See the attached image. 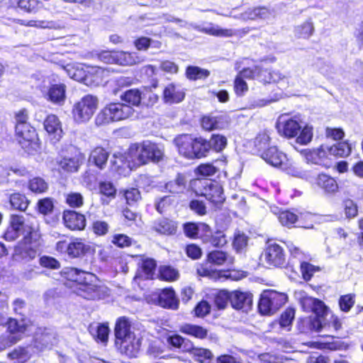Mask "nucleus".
Listing matches in <instances>:
<instances>
[{
  "instance_id": "1",
  "label": "nucleus",
  "mask_w": 363,
  "mask_h": 363,
  "mask_svg": "<svg viewBox=\"0 0 363 363\" xmlns=\"http://www.w3.org/2000/svg\"><path fill=\"white\" fill-rule=\"evenodd\" d=\"M62 275L67 280L76 283L74 292L87 300H101L109 296V289L104 285L93 283L96 276L77 268L67 267L63 269Z\"/></svg>"
},
{
  "instance_id": "2",
  "label": "nucleus",
  "mask_w": 363,
  "mask_h": 363,
  "mask_svg": "<svg viewBox=\"0 0 363 363\" xmlns=\"http://www.w3.org/2000/svg\"><path fill=\"white\" fill-rule=\"evenodd\" d=\"M301 128V120L296 116L289 118L288 116H281L277 122V128L281 135L291 138L300 133L296 138L297 143L306 145L312 140L313 128L309 125Z\"/></svg>"
},
{
  "instance_id": "3",
  "label": "nucleus",
  "mask_w": 363,
  "mask_h": 363,
  "mask_svg": "<svg viewBox=\"0 0 363 363\" xmlns=\"http://www.w3.org/2000/svg\"><path fill=\"white\" fill-rule=\"evenodd\" d=\"M174 143L179 153L189 160L204 157L210 150L207 140L202 138H193L191 135L187 134L177 137L174 139Z\"/></svg>"
},
{
  "instance_id": "4",
  "label": "nucleus",
  "mask_w": 363,
  "mask_h": 363,
  "mask_svg": "<svg viewBox=\"0 0 363 363\" xmlns=\"http://www.w3.org/2000/svg\"><path fill=\"white\" fill-rule=\"evenodd\" d=\"M37 88L47 101L60 106L65 104L67 99V86L60 81L57 75L44 77Z\"/></svg>"
},
{
  "instance_id": "5",
  "label": "nucleus",
  "mask_w": 363,
  "mask_h": 363,
  "mask_svg": "<svg viewBox=\"0 0 363 363\" xmlns=\"http://www.w3.org/2000/svg\"><path fill=\"white\" fill-rule=\"evenodd\" d=\"M130 328V323L125 318L122 317L117 320L115 327L116 345L122 352L133 356L139 350L140 340L135 338Z\"/></svg>"
},
{
  "instance_id": "6",
  "label": "nucleus",
  "mask_w": 363,
  "mask_h": 363,
  "mask_svg": "<svg viewBox=\"0 0 363 363\" xmlns=\"http://www.w3.org/2000/svg\"><path fill=\"white\" fill-rule=\"evenodd\" d=\"M163 155L160 145L148 140L131 145L128 151V156L138 165L145 164L150 161L159 162Z\"/></svg>"
},
{
  "instance_id": "7",
  "label": "nucleus",
  "mask_w": 363,
  "mask_h": 363,
  "mask_svg": "<svg viewBox=\"0 0 363 363\" xmlns=\"http://www.w3.org/2000/svg\"><path fill=\"white\" fill-rule=\"evenodd\" d=\"M133 108L123 103H110L104 107L96 115L95 123L96 125H104L111 122L125 120L134 113Z\"/></svg>"
},
{
  "instance_id": "8",
  "label": "nucleus",
  "mask_w": 363,
  "mask_h": 363,
  "mask_svg": "<svg viewBox=\"0 0 363 363\" xmlns=\"http://www.w3.org/2000/svg\"><path fill=\"white\" fill-rule=\"evenodd\" d=\"M98 105L96 96L91 94L84 96L73 106L72 114L74 121L78 124L88 122L96 112Z\"/></svg>"
},
{
  "instance_id": "9",
  "label": "nucleus",
  "mask_w": 363,
  "mask_h": 363,
  "mask_svg": "<svg viewBox=\"0 0 363 363\" xmlns=\"http://www.w3.org/2000/svg\"><path fill=\"white\" fill-rule=\"evenodd\" d=\"M287 301L285 294L270 290L264 291L259 298L258 308L263 315L274 313Z\"/></svg>"
},
{
  "instance_id": "10",
  "label": "nucleus",
  "mask_w": 363,
  "mask_h": 363,
  "mask_svg": "<svg viewBox=\"0 0 363 363\" xmlns=\"http://www.w3.org/2000/svg\"><path fill=\"white\" fill-rule=\"evenodd\" d=\"M234 258L228 253L221 250H213L207 255L206 264L198 267L197 273L201 277H211L213 271L207 265L211 264L216 266L231 265Z\"/></svg>"
},
{
  "instance_id": "11",
  "label": "nucleus",
  "mask_w": 363,
  "mask_h": 363,
  "mask_svg": "<svg viewBox=\"0 0 363 363\" xmlns=\"http://www.w3.org/2000/svg\"><path fill=\"white\" fill-rule=\"evenodd\" d=\"M16 134L19 144L26 152L30 153L38 147V135L35 129L30 123L16 125Z\"/></svg>"
},
{
  "instance_id": "12",
  "label": "nucleus",
  "mask_w": 363,
  "mask_h": 363,
  "mask_svg": "<svg viewBox=\"0 0 363 363\" xmlns=\"http://www.w3.org/2000/svg\"><path fill=\"white\" fill-rule=\"evenodd\" d=\"M262 257L270 266L282 267L286 264V255L283 248L279 245L271 241H268Z\"/></svg>"
},
{
  "instance_id": "13",
  "label": "nucleus",
  "mask_w": 363,
  "mask_h": 363,
  "mask_svg": "<svg viewBox=\"0 0 363 363\" xmlns=\"http://www.w3.org/2000/svg\"><path fill=\"white\" fill-rule=\"evenodd\" d=\"M134 53L123 51H102L99 53V59L105 63H116L121 65H131L136 63Z\"/></svg>"
},
{
  "instance_id": "14",
  "label": "nucleus",
  "mask_w": 363,
  "mask_h": 363,
  "mask_svg": "<svg viewBox=\"0 0 363 363\" xmlns=\"http://www.w3.org/2000/svg\"><path fill=\"white\" fill-rule=\"evenodd\" d=\"M57 343V337L55 332L51 329L39 328L35 333L33 347L40 352L50 350Z\"/></svg>"
},
{
  "instance_id": "15",
  "label": "nucleus",
  "mask_w": 363,
  "mask_h": 363,
  "mask_svg": "<svg viewBox=\"0 0 363 363\" xmlns=\"http://www.w3.org/2000/svg\"><path fill=\"white\" fill-rule=\"evenodd\" d=\"M39 242L23 238L18 243L14 249V256L16 259L25 261L33 259L38 253Z\"/></svg>"
},
{
  "instance_id": "16",
  "label": "nucleus",
  "mask_w": 363,
  "mask_h": 363,
  "mask_svg": "<svg viewBox=\"0 0 363 363\" xmlns=\"http://www.w3.org/2000/svg\"><path fill=\"white\" fill-rule=\"evenodd\" d=\"M230 303L233 308L247 312L251 308L252 296L248 292L238 290L230 291Z\"/></svg>"
},
{
  "instance_id": "17",
  "label": "nucleus",
  "mask_w": 363,
  "mask_h": 363,
  "mask_svg": "<svg viewBox=\"0 0 363 363\" xmlns=\"http://www.w3.org/2000/svg\"><path fill=\"white\" fill-rule=\"evenodd\" d=\"M202 194L206 199L214 203H222L225 201L223 187L215 181L206 183Z\"/></svg>"
},
{
  "instance_id": "18",
  "label": "nucleus",
  "mask_w": 363,
  "mask_h": 363,
  "mask_svg": "<svg viewBox=\"0 0 363 363\" xmlns=\"http://www.w3.org/2000/svg\"><path fill=\"white\" fill-rule=\"evenodd\" d=\"M63 221L65 226L72 230H81L86 226L84 216L74 211H65Z\"/></svg>"
},
{
  "instance_id": "19",
  "label": "nucleus",
  "mask_w": 363,
  "mask_h": 363,
  "mask_svg": "<svg viewBox=\"0 0 363 363\" xmlns=\"http://www.w3.org/2000/svg\"><path fill=\"white\" fill-rule=\"evenodd\" d=\"M111 167L119 175L126 176L131 170L130 162L125 153L116 152L111 160Z\"/></svg>"
},
{
  "instance_id": "20",
  "label": "nucleus",
  "mask_w": 363,
  "mask_h": 363,
  "mask_svg": "<svg viewBox=\"0 0 363 363\" xmlns=\"http://www.w3.org/2000/svg\"><path fill=\"white\" fill-rule=\"evenodd\" d=\"M184 89L180 85L169 84L163 91V99L167 104L179 103L184 100Z\"/></svg>"
},
{
  "instance_id": "21",
  "label": "nucleus",
  "mask_w": 363,
  "mask_h": 363,
  "mask_svg": "<svg viewBox=\"0 0 363 363\" xmlns=\"http://www.w3.org/2000/svg\"><path fill=\"white\" fill-rule=\"evenodd\" d=\"M44 128L52 140L59 141L62 138L63 133L62 125L57 116L54 114L48 116L44 121Z\"/></svg>"
},
{
  "instance_id": "22",
  "label": "nucleus",
  "mask_w": 363,
  "mask_h": 363,
  "mask_svg": "<svg viewBox=\"0 0 363 363\" xmlns=\"http://www.w3.org/2000/svg\"><path fill=\"white\" fill-rule=\"evenodd\" d=\"M229 124L228 117L219 116H205L201 119V126L206 130L224 129Z\"/></svg>"
},
{
  "instance_id": "23",
  "label": "nucleus",
  "mask_w": 363,
  "mask_h": 363,
  "mask_svg": "<svg viewBox=\"0 0 363 363\" xmlns=\"http://www.w3.org/2000/svg\"><path fill=\"white\" fill-rule=\"evenodd\" d=\"M261 157L274 167H279L286 160V155L279 151L277 147H269L261 153Z\"/></svg>"
},
{
  "instance_id": "24",
  "label": "nucleus",
  "mask_w": 363,
  "mask_h": 363,
  "mask_svg": "<svg viewBox=\"0 0 363 363\" xmlns=\"http://www.w3.org/2000/svg\"><path fill=\"white\" fill-rule=\"evenodd\" d=\"M159 305L163 308L176 310L179 307V300L172 289H163L158 297Z\"/></svg>"
},
{
  "instance_id": "25",
  "label": "nucleus",
  "mask_w": 363,
  "mask_h": 363,
  "mask_svg": "<svg viewBox=\"0 0 363 363\" xmlns=\"http://www.w3.org/2000/svg\"><path fill=\"white\" fill-rule=\"evenodd\" d=\"M108 152L101 147H96L90 153L89 162L100 169H103L107 163Z\"/></svg>"
},
{
  "instance_id": "26",
  "label": "nucleus",
  "mask_w": 363,
  "mask_h": 363,
  "mask_svg": "<svg viewBox=\"0 0 363 363\" xmlns=\"http://www.w3.org/2000/svg\"><path fill=\"white\" fill-rule=\"evenodd\" d=\"M273 15L272 12L266 7H257L249 9L240 15L242 20L269 19Z\"/></svg>"
},
{
  "instance_id": "27",
  "label": "nucleus",
  "mask_w": 363,
  "mask_h": 363,
  "mask_svg": "<svg viewBox=\"0 0 363 363\" xmlns=\"http://www.w3.org/2000/svg\"><path fill=\"white\" fill-rule=\"evenodd\" d=\"M83 157L81 154L75 155L72 157H64L59 162V167L66 172H74L78 171L82 164Z\"/></svg>"
},
{
  "instance_id": "28",
  "label": "nucleus",
  "mask_w": 363,
  "mask_h": 363,
  "mask_svg": "<svg viewBox=\"0 0 363 363\" xmlns=\"http://www.w3.org/2000/svg\"><path fill=\"white\" fill-rule=\"evenodd\" d=\"M89 249L81 239L74 238L69 242L68 257L77 258L84 255Z\"/></svg>"
},
{
  "instance_id": "29",
  "label": "nucleus",
  "mask_w": 363,
  "mask_h": 363,
  "mask_svg": "<svg viewBox=\"0 0 363 363\" xmlns=\"http://www.w3.org/2000/svg\"><path fill=\"white\" fill-rule=\"evenodd\" d=\"M30 201L26 195L20 193H13L9 196V203L13 210L24 212L28 208Z\"/></svg>"
},
{
  "instance_id": "30",
  "label": "nucleus",
  "mask_w": 363,
  "mask_h": 363,
  "mask_svg": "<svg viewBox=\"0 0 363 363\" xmlns=\"http://www.w3.org/2000/svg\"><path fill=\"white\" fill-rule=\"evenodd\" d=\"M315 30L313 23L311 19L294 27V34L296 38L308 39L313 35Z\"/></svg>"
},
{
  "instance_id": "31",
  "label": "nucleus",
  "mask_w": 363,
  "mask_h": 363,
  "mask_svg": "<svg viewBox=\"0 0 363 363\" xmlns=\"http://www.w3.org/2000/svg\"><path fill=\"white\" fill-rule=\"evenodd\" d=\"M317 185L328 194L335 193L338 188L336 181L331 177L320 174L316 179Z\"/></svg>"
},
{
  "instance_id": "32",
  "label": "nucleus",
  "mask_w": 363,
  "mask_h": 363,
  "mask_svg": "<svg viewBox=\"0 0 363 363\" xmlns=\"http://www.w3.org/2000/svg\"><path fill=\"white\" fill-rule=\"evenodd\" d=\"M181 333L199 339H204L208 335V330L197 325L185 323L180 327Z\"/></svg>"
},
{
  "instance_id": "33",
  "label": "nucleus",
  "mask_w": 363,
  "mask_h": 363,
  "mask_svg": "<svg viewBox=\"0 0 363 363\" xmlns=\"http://www.w3.org/2000/svg\"><path fill=\"white\" fill-rule=\"evenodd\" d=\"M186 178L184 175L178 174L175 179L169 181L165 184L167 191L172 194L183 193L186 189Z\"/></svg>"
},
{
  "instance_id": "34",
  "label": "nucleus",
  "mask_w": 363,
  "mask_h": 363,
  "mask_svg": "<svg viewBox=\"0 0 363 363\" xmlns=\"http://www.w3.org/2000/svg\"><path fill=\"white\" fill-rule=\"evenodd\" d=\"M153 228L159 233L171 235L175 233L177 226L172 220L167 218H162L155 222Z\"/></svg>"
},
{
  "instance_id": "35",
  "label": "nucleus",
  "mask_w": 363,
  "mask_h": 363,
  "mask_svg": "<svg viewBox=\"0 0 363 363\" xmlns=\"http://www.w3.org/2000/svg\"><path fill=\"white\" fill-rule=\"evenodd\" d=\"M6 326L8 334L18 335L20 340L21 335L26 330L27 324L23 318L18 321L15 318H9Z\"/></svg>"
},
{
  "instance_id": "36",
  "label": "nucleus",
  "mask_w": 363,
  "mask_h": 363,
  "mask_svg": "<svg viewBox=\"0 0 363 363\" xmlns=\"http://www.w3.org/2000/svg\"><path fill=\"white\" fill-rule=\"evenodd\" d=\"M21 24L30 26V27H35L38 28H49V29H55L58 30L63 27V26L59 23L55 21H26L21 20Z\"/></svg>"
},
{
  "instance_id": "37",
  "label": "nucleus",
  "mask_w": 363,
  "mask_h": 363,
  "mask_svg": "<svg viewBox=\"0 0 363 363\" xmlns=\"http://www.w3.org/2000/svg\"><path fill=\"white\" fill-rule=\"evenodd\" d=\"M121 99L130 106H138L141 101V92L137 89H131L121 95Z\"/></svg>"
},
{
  "instance_id": "38",
  "label": "nucleus",
  "mask_w": 363,
  "mask_h": 363,
  "mask_svg": "<svg viewBox=\"0 0 363 363\" xmlns=\"http://www.w3.org/2000/svg\"><path fill=\"white\" fill-rule=\"evenodd\" d=\"M141 273L139 275L144 279H152L156 269V262L151 258H145L140 263Z\"/></svg>"
},
{
  "instance_id": "39",
  "label": "nucleus",
  "mask_w": 363,
  "mask_h": 363,
  "mask_svg": "<svg viewBox=\"0 0 363 363\" xmlns=\"http://www.w3.org/2000/svg\"><path fill=\"white\" fill-rule=\"evenodd\" d=\"M23 228L26 233L23 238H28L29 240L39 242L41 235L39 231V225L35 219L33 221H28Z\"/></svg>"
},
{
  "instance_id": "40",
  "label": "nucleus",
  "mask_w": 363,
  "mask_h": 363,
  "mask_svg": "<svg viewBox=\"0 0 363 363\" xmlns=\"http://www.w3.org/2000/svg\"><path fill=\"white\" fill-rule=\"evenodd\" d=\"M288 81V78L283 76L279 71H269L264 69L262 71V76L259 77V81L264 83H279L284 79Z\"/></svg>"
},
{
  "instance_id": "41",
  "label": "nucleus",
  "mask_w": 363,
  "mask_h": 363,
  "mask_svg": "<svg viewBox=\"0 0 363 363\" xmlns=\"http://www.w3.org/2000/svg\"><path fill=\"white\" fill-rule=\"evenodd\" d=\"M28 187L34 194H43L48 190V184L43 178L36 177L29 180Z\"/></svg>"
},
{
  "instance_id": "42",
  "label": "nucleus",
  "mask_w": 363,
  "mask_h": 363,
  "mask_svg": "<svg viewBox=\"0 0 363 363\" xmlns=\"http://www.w3.org/2000/svg\"><path fill=\"white\" fill-rule=\"evenodd\" d=\"M186 75L190 80L203 79L210 75V72L196 66H189L186 70Z\"/></svg>"
},
{
  "instance_id": "43",
  "label": "nucleus",
  "mask_w": 363,
  "mask_h": 363,
  "mask_svg": "<svg viewBox=\"0 0 363 363\" xmlns=\"http://www.w3.org/2000/svg\"><path fill=\"white\" fill-rule=\"evenodd\" d=\"M279 167L288 174L294 177L301 178L306 176V172L303 171L296 162H294L287 158L286 160L284 162L283 164L279 166Z\"/></svg>"
},
{
  "instance_id": "44",
  "label": "nucleus",
  "mask_w": 363,
  "mask_h": 363,
  "mask_svg": "<svg viewBox=\"0 0 363 363\" xmlns=\"http://www.w3.org/2000/svg\"><path fill=\"white\" fill-rule=\"evenodd\" d=\"M206 243H209L213 247H222L227 243L225 235L221 231H217L211 235H206L203 238Z\"/></svg>"
},
{
  "instance_id": "45",
  "label": "nucleus",
  "mask_w": 363,
  "mask_h": 363,
  "mask_svg": "<svg viewBox=\"0 0 363 363\" xmlns=\"http://www.w3.org/2000/svg\"><path fill=\"white\" fill-rule=\"evenodd\" d=\"M201 30L205 33L219 37H230L234 34V30L232 29H223L213 24L203 27Z\"/></svg>"
},
{
  "instance_id": "46",
  "label": "nucleus",
  "mask_w": 363,
  "mask_h": 363,
  "mask_svg": "<svg viewBox=\"0 0 363 363\" xmlns=\"http://www.w3.org/2000/svg\"><path fill=\"white\" fill-rule=\"evenodd\" d=\"M89 331L94 337L96 338L102 342H105L108 340L109 328L105 324H99L96 327L91 325Z\"/></svg>"
},
{
  "instance_id": "47",
  "label": "nucleus",
  "mask_w": 363,
  "mask_h": 363,
  "mask_svg": "<svg viewBox=\"0 0 363 363\" xmlns=\"http://www.w3.org/2000/svg\"><path fill=\"white\" fill-rule=\"evenodd\" d=\"M191 353L195 361L200 363H211L213 357L212 352L205 348H193Z\"/></svg>"
},
{
  "instance_id": "48",
  "label": "nucleus",
  "mask_w": 363,
  "mask_h": 363,
  "mask_svg": "<svg viewBox=\"0 0 363 363\" xmlns=\"http://www.w3.org/2000/svg\"><path fill=\"white\" fill-rule=\"evenodd\" d=\"M328 151L330 155L337 157H347L351 152V147L347 143L341 142L337 143L335 145L328 148Z\"/></svg>"
},
{
  "instance_id": "49",
  "label": "nucleus",
  "mask_w": 363,
  "mask_h": 363,
  "mask_svg": "<svg viewBox=\"0 0 363 363\" xmlns=\"http://www.w3.org/2000/svg\"><path fill=\"white\" fill-rule=\"evenodd\" d=\"M208 143H209L210 150L213 149L216 152H220L227 145V138L220 134H213Z\"/></svg>"
},
{
  "instance_id": "50",
  "label": "nucleus",
  "mask_w": 363,
  "mask_h": 363,
  "mask_svg": "<svg viewBox=\"0 0 363 363\" xmlns=\"http://www.w3.org/2000/svg\"><path fill=\"white\" fill-rule=\"evenodd\" d=\"M37 210L39 213L44 216L49 215L54 209V202L51 198H44L39 199L37 202Z\"/></svg>"
},
{
  "instance_id": "51",
  "label": "nucleus",
  "mask_w": 363,
  "mask_h": 363,
  "mask_svg": "<svg viewBox=\"0 0 363 363\" xmlns=\"http://www.w3.org/2000/svg\"><path fill=\"white\" fill-rule=\"evenodd\" d=\"M270 137L267 132L259 133L255 140V145L257 150L261 153L266 150L269 147Z\"/></svg>"
},
{
  "instance_id": "52",
  "label": "nucleus",
  "mask_w": 363,
  "mask_h": 363,
  "mask_svg": "<svg viewBox=\"0 0 363 363\" xmlns=\"http://www.w3.org/2000/svg\"><path fill=\"white\" fill-rule=\"evenodd\" d=\"M300 268L302 277L306 281H309L314 273L320 271V268L318 267L310 264L307 260L301 263Z\"/></svg>"
},
{
  "instance_id": "53",
  "label": "nucleus",
  "mask_w": 363,
  "mask_h": 363,
  "mask_svg": "<svg viewBox=\"0 0 363 363\" xmlns=\"http://www.w3.org/2000/svg\"><path fill=\"white\" fill-rule=\"evenodd\" d=\"M8 357L10 359H16L18 363H23L30 357V354L27 349L18 347L9 353Z\"/></svg>"
},
{
  "instance_id": "54",
  "label": "nucleus",
  "mask_w": 363,
  "mask_h": 363,
  "mask_svg": "<svg viewBox=\"0 0 363 363\" xmlns=\"http://www.w3.org/2000/svg\"><path fill=\"white\" fill-rule=\"evenodd\" d=\"M262 71L258 66H255L253 68L247 67L243 68L237 76H240L242 79H255L257 78L259 80V77L262 76Z\"/></svg>"
},
{
  "instance_id": "55",
  "label": "nucleus",
  "mask_w": 363,
  "mask_h": 363,
  "mask_svg": "<svg viewBox=\"0 0 363 363\" xmlns=\"http://www.w3.org/2000/svg\"><path fill=\"white\" fill-rule=\"evenodd\" d=\"M248 238L243 233L238 232L235 234L233 242V247L238 252H242L247 245Z\"/></svg>"
},
{
  "instance_id": "56",
  "label": "nucleus",
  "mask_w": 363,
  "mask_h": 363,
  "mask_svg": "<svg viewBox=\"0 0 363 363\" xmlns=\"http://www.w3.org/2000/svg\"><path fill=\"white\" fill-rule=\"evenodd\" d=\"M66 203L72 208H79L83 205L84 198L77 192H70L66 196Z\"/></svg>"
},
{
  "instance_id": "57",
  "label": "nucleus",
  "mask_w": 363,
  "mask_h": 363,
  "mask_svg": "<svg viewBox=\"0 0 363 363\" xmlns=\"http://www.w3.org/2000/svg\"><path fill=\"white\" fill-rule=\"evenodd\" d=\"M297 216L289 211H284L280 212L278 218L283 225L291 226L297 220Z\"/></svg>"
},
{
  "instance_id": "58",
  "label": "nucleus",
  "mask_w": 363,
  "mask_h": 363,
  "mask_svg": "<svg viewBox=\"0 0 363 363\" xmlns=\"http://www.w3.org/2000/svg\"><path fill=\"white\" fill-rule=\"evenodd\" d=\"M99 191L101 194L110 199H114L116 194V189L110 182H101L99 183Z\"/></svg>"
},
{
  "instance_id": "59",
  "label": "nucleus",
  "mask_w": 363,
  "mask_h": 363,
  "mask_svg": "<svg viewBox=\"0 0 363 363\" xmlns=\"http://www.w3.org/2000/svg\"><path fill=\"white\" fill-rule=\"evenodd\" d=\"M354 295L346 294L339 298V306L342 311L348 312L354 304Z\"/></svg>"
},
{
  "instance_id": "60",
  "label": "nucleus",
  "mask_w": 363,
  "mask_h": 363,
  "mask_svg": "<svg viewBox=\"0 0 363 363\" xmlns=\"http://www.w3.org/2000/svg\"><path fill=\"white\" fill-rule=\"evenodd\" d=\"M178 272L170 267H161L160 269V277L165 281H174L178 278Z\"/></svg>"
},
{
  "instance_id": "61",
  "label": "nucleus",
  "mask_w": 363,
  "mask_h": 363,
  "mask_svg": "<svg viewBox=\"0 0 363 363\" xmlns=\"http://www.w3.org/2000/svg\"><path fill=\"white\" fill-rule=\"evenodd\" d=\"M230 292L228 291H219L215 297V304L219 309H223L230 303Z\"/></svg>"
},
{
  "instance_id": "62",
  "label": "nucleus",
  "mask_w": 363,
  "mask_h": 363,
  "mask_svg": "<svg viewBox=\"0 0 363 363\" xmlns=\"http://www.w3.org/2000/svg\"><path fill=\"white\" fill-rule=\"evenodd\" d=\"M289 250L293 259H296L299 263H302L309 259V255L302 251L300 248L291 243L288 245Z\"/></svg>"
},
{
  "instance_id": "63",
  "label": "nucleus",
  "mask_w": 363,
  "mask_h": 363,
  "mask_svg": "<svg viewBox=\"0 0 363 363\" xmlns=\"http://www.w3.org/2000/svg\"><path fill=\"white\" fill-rule=\"evenodd\" d=\"M124 196L128 205H133L141 199L140 192L136 188H130L124 191Z\"/></svg>"
},
{
  "instance_id": "64",
  "label": "nucleus",
  "mask_w": 363,
  "mask_h": 363,
  "mask_svg": "<svg viewBox=\"0 0 363 363\" xmlns=\"http://www.w3.org/2000/svg\"><path fill=\"white\" fill-rule=\"evenodd\" d=\"M19 340V337L15 335L4 334L0 337V351L11 347Z\"/></svg>"
}]
</instances>
